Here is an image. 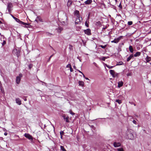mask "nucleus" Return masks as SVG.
Masks as SVG:
<instances>
[{
	"label": "nucleus",
	"instance_id": "a211bd4d",
	"mask_svg": "<svg viewBox=\"0 0 151 151\" xmlns=\"http://www.w3.org/2000/svg\"><path fill=\"white\" fill-rule=\"evenodd\" d=\"M132 58H133V55L132 54H131L127 58V61H129Z\"/></svg>",
	"mask_w": 151,
	"mask_h": 151
},
{
	"label": "nucleus",
	"instance_id": "f3484780",
	"mask_svg": "<svg viewBox=\"0 0 151 151\" xmlns=\"http://www.w3.org/2000/svg\"><path fill=\"white\" fill-rule=\"evenodd\" d=\"M118 87L120 88L123 86L124 83L122 81H119L118 83Z\"/></svg>",
	"mask_w": 151,
	"mask_h": 151
},
{
	"label": "nucleus",
	"instance_id": "49530a36",
	"mask_svg": "<svg viewBox=\"0 0 151 151\" xmlns=\"http://www.w3.org/2000/svg\"><path fill=\"white\" fill-rule=\"evenodd\" d=\"M109 69H111L113 67H107Z\"/></svg>",
	"mask_w": 151,
	"mask_h": 151
},
{
	"label": "nucleus",
	"instance_id": "4468645a",
	"mask_svg": "<svg viewBox=\"0 0 151 151\" xmlns=\"http://www.w3.org/2000/svg\"><path fill=\"white\" fill-rule=\"evenodd\" d=\"M58 32L60 33L63 30V28L60 27H58V28L56 29Z\"/></svg>",
	"mask_w": 151,
	"mask_h": 151
},
{
	"label": "nucleus",
	"instance_id": "dca6fc26",
	"mask_svg": "<svg viewBox=\"0 0 151 151\" xmlns=\"http://www.w3.org/2000/svg\"><path fill=\"white\" fill-rule=\"evenodd\" d=\"M127 136L129 139H133L134 138L133 135L131 133H129V134H128Z\"/></svg>",
	"mask_w": 151,
	"mask_h": 151
},
{
	"label": "nucleus",
	"instance_id": "4d7b16f0",
	"mask_svg": "<svg viewBox=\"0 0 151 151\" xmlns=\"http://www.w3.org/2000/svg\"><path fill=\"white\" fill-rule=\"evenodd\" d=\"M24 101H27V99L26 98H25V99H24Z\"/></svg>",
	"mask_w": 151,
	"mask_h": 151
},
{
	"label": "nucleus",
	"instance_id": "9b49d317",
	"mask_svg": "<svg viewBox=\"0 0 151 151\" xmlns=\"http://www.w3.org/2000/svg\"><path fill=\"white\" fill-rule=\"evenodd\" d=\"M113 145L114 147H118L121 145V144L120 142H115L113 144Z\"/></svg>",
	"mask_w": 151,
	"mask_h": 151
},
{
	"label": "nucleus",
	"instance_id": "6e6d98bb",
	"mask_svg": "<svg viewBox=\"0 0 151 151\" xmlns=\"http://www.w3.org/2000/svg\"><path fill=\"white\" fill-rule=\"evenodd\" d=\"M60 136H61V137H60L62 139L63 135H60Z\"/></svg>",
	"mask_w": 151,
	"mask_h": 151
},
{
	"label": "nucleus",
	"instance_id": "423d86ee",
	"mask_svg": "<svg viewBox=\"0 0 151 151\" xmlns=\"http://www.w3.org/2000/svg\"><path fill=\"white\" fill-rule=\"evenodd\" d=\"M82 19L81 17L79 16V17H76V19L75 21V23L76 24H79L82 21Z\"/></svg>",
	"mask_w": 151,
	"mask_h": 151
},
{
	"label": "nucleus",
	"instance_id": "20e7f679",
	"mask_svg": "<svg viewBox=\"0 0 151 151\" xmlns=\"http://www.w3.org/2000/svg\"><path fill=\"white\" fill-rule=\"evenodd\" d=\"M13 53L14 55L17 56V57H18L19 55L20 51L19 50L15 49L13 50Z\"/></svg>",
	"mask_w": 151,
	"mask_h": 151
},
{
	"label": "nucleus",
	"instance_id": "58836bf2",
	"mask_svg": "<svg viewBox=\"0 0 151 151\" xmlns=\"http://www.w3.org/2000/svg\"><path fill=\"white\" fill-rule=\"evenodd\" d=\"M46 35L47 36H50L51 35H52V34L48 32L46 33Z\"/></svg>",
	"mask_w": 151,
	"mask_h": 151
},
{
	"label": "nucleus",
	"instance_id": "a18cd8bd",
	"mask_svg": "<svg viewBox=\"0 0 151 151\" xmlns=\"http://www.w3.org/2000/svg\"><path fill=\"white\" fill-rule=\"evenodd\" d=\"M77 70L79 71L80 73H81L82 74L83 73L81 72V71H80V70Z\"/></svg>",
	"mask_w": 151,
	"mask_h": 151
},
{
	"label": "nucleus",
	"instance_id": "e433bc0d",
	"mask_svg": "<svg viewBox=\"0 0 151 151\" xmlns=\"http://www.w3.org/2000/svg\"><path fill=\"white\" fill-rule=\"evenodd\" d=\"M64 132L63 131H61L60 132V135H63Z\"/></svg>",
	"mask_w": 151,
	"mask_h": 151
},
{
	"label": "nucleus",
	"instance_id": "4c0bfd02",
	"mask_svg": "<svg viewBox=\"0 0 151 151\" xmlns=\"http://www.w3.org/2000/svg\"><path fill=\"white\" fill-rule=\"evenodd\" d=\"M118 6L120 8V9H122V5H121V3H120V4H119V5Z\"/></svg>",
	"mask_w": 151,
	"mask_h": 151
},
{
	"label": "nucleus",
	"instance_id": "5701e85b",
	"mask_svg": "<svg viewBox=\"0 0 151 151\" xmlns=\"http://www.w3.org/2000/svg\"><path fill=\"white\" fill-rule=\"evenodd\" d=\"M109 72L112 77L114 76V74L115 72L114 70H109Z\"/></svg>",
	"mask_w": 151,
	"mask_h": 151
},
{
	"label": "nucleus",
	"instance_id": "3c124183",
	"mask_svg": "<svg viewBox=\"0 0 151 151\" xmlns=\"http://www.w3.org/2000/svg\"><path fill=\"white\" fill-rule=\"evenodd\" d=\"M67 66H71V65L70 64H68V65H67Z\"/></svg>",
	"mask_w": 151,
	"mask_h": 151
},
{
	"label": "nucleus",
	"instance_id": "a19ab883",
	"mask_svg": "<svg viewBox=\"0 0 151 151\" xmlns=\"http://www.w3.org/2000/svg\"><path fill=\"white\" fill-rule=\"evenodd\" d=\"M0 35L2 37L3 39H4V38H5L4 36L3 35H1V33H0Z\"/></svg>",
	"mask_w": 151,
	"mask_h": 151
},
{
	"label": "nucleus",
	"instance_id": "cd10ccee",
	"mask_svg": "<svg viewBox=\"0 0 151 151\" xmlns=\"http://www.w3.org/2000/svg\"><path fill=\"white\" fill-rule=\"evenodd\" d=\"M61 150L63 151H66L65 149L64 148V147L62 146H60Z\"/></svg>",
	"mask_w": 151,
	"mask_h": 151
},
{
	"label": "nucleus",
	"instance_id": "de8ad7c7",
	"mask_svg": "<svg viewBox=\"0 0 151 151\" xmlns=\"http://www.w3.org/2000/svg\"><path fill=\"white\" fill-rule=\"evenodd\" d=\"M7 133L6 132H5L4 133V135L5 136L7 135Z\"/></svg>",
	"mask_w": 151,
	"mask_h": 151
},
{
	"label": "nucleus",
	"instance_id": "ddd939ff",
	"mask_svg": "<svg viewBox=\"0 0 151 151\" xmlns=\"http://www.w3.org/2000/svg\"><path fill=\"white\" fill-rule=\"evenodd\" d=\"M6 27L5 22L0 25V27L2 29H5Z\"/></svg>",
	"mask_w": 151,
	"mask_h": 151
},
{
	"label": "nucleus",
	"instance_id": "1a4fd4ad",
	"mask_svg": "<svg viewBox=\"0 0 151 151\" xmlns=\"http://www.w3.org/2000/svg\"><path fill=\"white\" fill-rule=\"evenodd\" d=\"M84 32L85 34L87 35H90L91 34V30L89 29H87L86 30H85Z\"/></svg>",
	"mask_w": 151,
	"mask_h": 151
},
{
	"label": "nucleus",
	"instance_id": "37998d69",
	"mask_svg": "<svg viewBox=\"0 0 151 151\" xmlns=\"http://www.w3.org/2000/svg\"><path fill=\"white\" fill-rule=\"evenodd\" d=\"M133 122L134 124H136V122L135 120H134L133 121Z\"/></svg>",
	"mask_w": 151,
	"mask_h": 151
},
{
	"label": "nucleus",
	"instance_id": "f704fd0d",
	"mask_svg": "<svg viewBox=\"0 0 151 151\" xmlns=\"http://www.w3.org/2000/svg\"><path fill=\"white\" fill-rule=\"evenodd\" d=\"M69 112L70 114L73 115H74L75 114V113L72 112L71 110H70L69 111Z\"/></svg>",
	"mask_w": 151,
	"mask_h": 151
},
{
	"label": "nucleus",
	"instance_id": "f8f14e48",
	"mask_svg": "<svg viewBox=\"0 0 151 151\" xmlns=\"http://www.w3.org/2000/svg\"><path fill=\"white\" fill-rule=\"evenodd\" d=\"M62 116L64 120L67 123L69 122L70 121L69 119V118L68 116L66 117L65 116V115H63Z\"/></svg>",
	"mask_w": 151,
	"mask_h": 151
},
{
	"label": "nucleus",
	"instance_id": "5fc2aeb1",
	"mask_svg": "<svg viewBox=\"0 0 151 151\" xmlns=\"http://www.w3.org/2000/svg\"><path fill=\"white\" fill-rule=\"evenodd\" d=\"M82 74L83 75V77H84V78H85V77H85V75H84V74H83V73Z\"/></svg>",
	"mask_w": 151,
	"mask_h": 151
},
{
	"label": "nucleus",
	"instance_id": "864d4df0",
	"mask_svg": "<svg viewBox=\"0 0 151 151\" xmlns=\"http://www.w3.org/2000/svg\"><path fill=\"white\" fill-rule=\"evenodd\" d=\"M1 91H2V92L3 93H4V91H3H3H2V89L1 88Z\"/></svg>",
	"mask_w": 151,
	"mask_h": 151
},
{
	"label": "nucleus",
	"instance_id": "7c9ffc66",
	"mask_svg": "<svg viewBox=\"0 0 151 151\" xmlns=\"http://www.w3.org/2000/svg\"><path fill=\"white\" fill-rule=\"evenodd\" d=\"M116 101L119 104H120L122 103V101L121 100L118 99L116 100Z\"/></svg>",
	"mask_w": 151,
	"mask_h": 151
},
{
	"label": "nucleus",
	"instance_id": "aec40b11",
	"mask_svg": "<svg viewBox=\"0 0 151 151\" xmlns=\"http://www.w3.org/2000/svg\"><path fill=\"white\" fill-rule=\"evenodd\" d=\"M145 60L146 62L148 63L151 60V58L150 57L147 56L146 58H145Z\"/></svg>",
	"mask_w": 151,
	"mask_h": 151
},
{
	"label": "nucleus",
	"instance_id": "79ce46f5",
	"mask_svg": "<svg viewBox=\"0 0 151 151\" xmlns=\"http://www.w3.org/2000/svg\"><path fill=\"white\" fill-rule=\"evenodd\" d=\"M127 76H131V74L130 73H127Z\"/></svg>",
	"mask_w": 151,
	"mask_h": 151
},
{
	"label": "nucleus",
	"instance_id": "b1692460",
	"mask_svg": "<svg viewBox=\"0 0 151 151\" xmlns=\"http://www.w3.org/2000/svg\"><path fill=\"white\" fill-rule=\"evenodd\" d=\"M129 51L130 52L132 53L134 51V50L133 49V47L131 45H129Z\"/></svg>",
	"mask_w": 151,
	"mask_h": 151
},
{
	"label": "nucleus",
	"instance_id": "052dcab7",
	"mask_svg": "<svg viewBox=\"0 0 151 151\" xmlns=\"http://www.w3.org/2000/svg\"><path fill=\"white\" fill-rule=\"evenodd\" d=\"M53 55H51L50 56V58H51L52 57V56H53Z\"/></svg>",
	"mask_w": 151,
	"mask_h": 151
},
{
	"label": "nucleus",
	"instance_id": "8fccbe9b",
	"mask_svg": "<svg viewBox=\"0 0 151 151\" xmlns=\"http://www.w3.org/2000/svg\"><path fill=\"white\" fill-rule=\"evenodd\" d=\"M77 58L80 61H81V60H80V58L79 57H77Z\"/></svg>",
	"mask_w": 151,
	"mask_h": 151
},
{
	"label": "nucleus",
	"instance_id": "ea45409f",
	"mask_svg": "<svg viewBox=\"0 0 151 151\" xmlns=\"http://www.w3.org/2000/svg\"><path fill=\"white\" fill-rule=\"evenodd\" d=\"M4 22H5L3 20L2 21L0 20V25L3 24Z\"/></svg>",
	"mask_w": 151,
	"mask_h": 151
},
{
	"label": "nucleus",
	"instance_id": "774afa93",
	"mask_svg": "<svg viewBox=\"0 0 151 151\" xmlns=\"http://www.w3.org/2000/svg\"><path fill=\"white\" fill-rule=\"evenodd\" d=\"M134 105L135 106L136 105L135 104H134Z\"/></svg>",
	"mask_w": 151,
	"mask_h": 151
},
{
	"label": "nucleus",
	"instance_id": "39448f33",
	"mask_svg": "<svg viewBox=\"0 0 151 151\" xmlns=\"http://www.w3.org/2000/svg\"><path fill=\"white\" fill-rule=\"evenodd\" d=\"M13 7V5L12 3H9L7 4V9L8 10L9 12L10 13L11 12V8Z\"/></svg>",
	"mask_w": 151,
	"mask_h": 151
},
{
	"label": "nucleus",
	"instance_id": "603ef678",
	"mask_svg": "<svg viewBox=\"0 0 151 151\" xmlns=\"http://www.w3.org/2000/svg\"><path fill=\"white\" fill-rule=\"evenodd\" d=\"M85 78L86 80H89L88 78L87 77H85Z\"/></svg>",
	"mask_w": 151,
	"mask_h": 151
},
{
	"label": "nucleus",
	"instance_id": "69168bd1",
	"mask_svg": "<svg viewBox=\"0 0 151 151\" xmlns=\"http://www.w3.org/2000/svg\"><path fill=\"white\" fill-rule=\"evenodd\" d=\"M115 1L116 3V2L117 1V0H115Z\"/></svg>",
	"mask_w": 151,
	"mask_h": 151
},
{
	"label": "nucleus",
	"instance_id": "a878e982",
	"mask_svg": "<svg viewBox=\"0 0 151 151\" xmlns=\"http://www.w3.org/2000/svg\"><path fill=\"white\" fill-rule=\"evenodd\" d=\"M72 3V2L71 1H70V0H68V4H67L68 6H70L71 4Z\"/></svg>",
	"mask_w": 151,
	"mask_h": 151
},
{
	"label": "nucleus",
	"instance_id": "2f4dec72",
	"mask_svg": "<svg viewBox=\"0 0 151 151\" xmlns=\"http://www.w3.org/2000/svg\"><path fill=\"white\" fill-rule=\"evenodd\" d=\"M123 63L122 62H119V63H117L116 64V65H122Z\"/></svg>",
	"mask_w": 151,
	"mask_h": 151
},
{
	"label": "nucleus",
	"instance_id": "e2e57ef3",
	"mask_svg": "<svg viewBox=\"0 0 151 151\" xmlns=\"http://www.w3.org/2000/svg\"><path fill=\"white\" fill-rule=\"evenodd\" d=\"M73 67H74V69H76V67L74 66Z\"/></svg>",
	"mask_w": 151,
	"mask_h": 151
},
{
	"label": "nucleus",
	"instance_id": "6ab92c4d",
	"mask_svg": "<svg viewBox=\"0 0 151 151\" xmlns=\"http://www.w3.org/2000/svg\"><path fill=\"white\" fill-rule=\"evenodd\" d=\"M141 54V53L140 52H136L133 55V57H137L139 56Z\"/></svg>",
	"mask_w": 151,
	"mask_h": 151
},
{
	"label": "nucleus",
	"instance_id": "c9c22d12",
	"mask_svg": "<svg viewBox=\"0 0 151 151\" xmlns=\"http://www.w3.org/2000/svg\"><path fill=\"white\" fill-rule=\"evenodd\" d=\"M67 68H69L71 72H73V69L72 68V67H66Z\"/></svg>",
	"mask_w": 151,
	"mask_h": 151
},
{
	"label": "nucleus",
	"instance_id": "72a5a7b5",
	"mask_svg": "<svg viewBox=\"0 0 151 151\" xmlns=\"http://www.w3.org/2000/svg\"><path fill=\"white\" fill-rule=\"evenodd\" d=\"M118 151H124V149L123 148H118L117 149Z\"/></svg>",
	"mask_w": 151,
	"mask_h": 151
},
{
	"label": "nucleus",
	"instance_id": "6e6552de",
	"mask_svg": "<svg viewBox=\"0 0 151 151\" xmlns=\"http://www.w3.org/2000/svg\"><path fill=\"white\" fill-rule=\"evenodd\" d=\"M122 37V36H120L117 38L115 39L114 40L111 41V42L112 43H117L121 39V37Z\"/></svg>",
	"mask_w": 151,
	"mask_h": 151
},
{
	"label": "nucleus",
	"instance_id": "9d476101",
	"mask_svg": "<svg viewBox=\"0 0 151 151\" xmlns=\"http://www.w3.org/2000/svg\"><path fill=\"white\" fill-rule=\"evenodd\" d=\"M35 21H36L38 23L39 22H42L43 21L41 17L40 16H38L37 17Z\"/></svg>",
	"mask_w": 151,
	"mask_h": 151
},
{
	"label": "nucleus",
	"instance_id": "c03bdc74",
	"mask_svg": "<svg viewBox=\"0 0 151 151\" xmlns=\"http://www.w3.org/2000/svg\"><path fill=\"white\" fill-rule=\"evenodd\" d=\"M11 16L13 17V18L14 19V17H14L12 14H10Z\"/></svg>",
	"mask_w": 151,
	"mask_h": 151
},
{
	"label": "nucleus",
	"instance_id": "680f3d73",
	"mask_svg": "<svg viewBox=\"0 0 151 151\" xmlns=\"http://www.w3.org/2000/svg\"><path fill=\"white\" fill-rule=\"evenodd\" d=\"M50 58H49V59L48 60V61H49L50 60Z\"/></svg>",
	"mask_w": 151,
	"mask_h": 151
},
{
	"label": "nucleus",
	"instance_id": "c756f323",
	"mask_svg": "<svg viewBox=\"0 0 151 151\" xmlns=\"http://www.w3.org/2000/svg\"><path fill=\"white\" fill-rule=\"evenodd\" d=\"M4 40H3V42L2 43V46H4L6 44V41L5 40V38H4Z\"/></svg>",
	"mask_w": 151,
	"mask_h": 151
},
{
	"label": "nucleus",
	"instance_id": "f03ea898",
	"mask_svg": "<svg viewBox=\"0 0 151 151\" xmlns=\"http://www.w3.org/2000/svg\"><path fill=\"white\" fill-rule=\"evenodd\" d=\"M22 77V75L21 73H20L19 76H17L16 78V83L17 84H19L21 80V78Z\"/></svg>",
	"mask_w": 151,
	"mask_h": 151
},
{
	"label": "nucleus",
	"instance_id": "7ed1b4c3",
	"mask_svg": "<svg viewBox=\"0 0 151 151\" xmlns=\"http://www.w3.org/2000/svg\"><path fill=\"white\" fill-rule=\"evenodd\" d=\"M14 19L17 22H18L20 24L23 25H29V24L20 21L19 19L16 17H14Z\"/></svg>",
	"mask_w": 151,
	"mask_h": 151
},
{
	"label": "nucleus",
	"instance_id": "0eeeda50",
	"mask_svg": "<svg viewBox=\"0 0 151 151\" xmlns=\"http://www.w3.org/2000/svg\"><path fill=\"white\" fill-rule=\"evenodd\" d=\"M24 136L26 138H28L29 140H30L31 141L33 140V138L29 134L25 133Z\"/></svg>",
	"mask_w": 151,
	"mask_h": 151
},
{
	"label": "nucleus",
	"instance_id": "09e8293b",
	"mask_svg": "<svg viewBox=\"0 0 151 151\" xmlns=\"http://www.w3.org/2000/svg\"><path fill=\"white\" fill-rule=\"evenodd\" d=\"M129 103L131 104H133V102H129Z\"/></svg>",
	"mask_w": 151,
	"mask_h": 151
},
{
	"label": "nucleus",
	"instance_id": "4be33fe9",
	"mask_svg": "<svg viewBox=\"0 0 151 151\" xmlns=\"http://www.w3.org/2000/svg\"><path fill=\"white\" fill-rule=\"evenodd\" d=\"M75 14L76 16L77 17H79V16H80L78 11L76 10L75 12Z\"/></svg>",
	"mask_w": 151,
	"mask_h": 151
},
{
	"label": "nucleus",
	"instance_id": "412c9836",
	"mask_svg": "<svg viewBox=\"0 0 151 151\" xmlns=\"http://www.w3.org/2000/svg\"><path fill=\"white\" fill-rule=\"evenodd\" d=\"M92 2V0H87L84 2L85 4H89L91 3Z\"/></svg>",
	"mask_w": 151,
	"mask_h": 151
},
{
	"label": "nucleus",
	"instance_id": "bb28decb",
	"mask_svg": "<svg viewBox=\"0 0 151 151\" xmlns=\"http://www.w3.org/2000/svg\"><path fill=\"white\" fill-rule=\"evenodd\" d=\"M119 73L115 72L114 74V76H113L112 77L113 78H115L116 77H118L119 76Z\"/></svg>",
	"mask_w": 151,
	"mask_h": 151
},
{
	"label": "nucleus",
	"instance_id": "f257e3e1",
	"mask_svg": "<svg viewBox=\"0 0 151 151\" xmlns=\"http://www.w3.org/2000/svg\"><path fill=\"white\" fill-rule=\"evenodd\" d=\"M63 26H67L68 24V20L66 14H65L64 17L62 19L61 22Z\"/></svg>",
	"mask_w": 151,
	"mask_h": 151
},
{
	"label": "nucleus",
	"instance_id": "393cba45",
	"mask_svg": "<svg viewBox=\"0 0 151 151\" xmlns=\"http://www.w3.org/2000/svg\"><path fill=\"white\" fill-rule=\"evenodd\" d=\"M78 84L79 86H83L84 85V83L82 81H78Z\"/></svg>",
	"mask_w": 151,
	"mask_h": 151
},
{
	"label": "nucleus",
	"instance_id": "c85d7f7f",
	"mask_svg": "<svg viewBox=\"0 0 151 151\" xmlns=\"http://www.w3.org/2000/svg\"><path fill=\"white\" fill-rule=\"evenodd\" d=\"M106 46H107V45H99V47H100L103 49H104L105 47H106Z\"/></svg>",
	"mask_w": 151,
	"mask_h": 151
},
{
	"label": "nucleus",
	"instance_id": "13d9d810",
	"mask_svg": "<svg viewBox=\"0 0 151 151\" xmlns=\"http://www.w3.org/2000/svg\"><path fill=\"white\" fill-rule=\"evenodd\" d=\"M149 34L151 33V30L149 32Z\"/></svg>",
	"mask_w": 151,
	"mask_h": 151
},
{
	"label": "nucleus",
	"instance_id": "473e14b6",
	"mask_svg": "<svg viewBox=\"0 0 151 151\" xmlns=\"http://www.w3.org/2000/svg\"><path fill=\"white\" fill-rule=\"evenodd\" d=\"M133 22L132 21H129L128 22V24L129 25H131L132 24Z\"/></svg>",
	"mask_w": 151,
	"mask_h": 151
},
{
	"label": "nucleus",
	"instance_id": "338daca9",
	"mask_svg": "<svg viewBox=\"0 0 151 151\" xmlns=\"http://www.w3.org/2000/svg\"><path fill=\"white\" fill-rule=\"evenodd\" d=\"M105 29V28H103V29Z\"/></svg>",
	"mask_w": 151,
	"mask_h": 151
},
{
	"label": "nucleus",
	"instance_id": "2eb2a0df",
	"mask_svg": "<svg viewBox=\"0 0 151 151\" xmlns=\"http://www.w3.org/2000/svg\"><path fill=\"white\" fill-rule=\"evenodd\" d=\"M16 102L19 105H20L21 104V101L20 99L19 98H17L15 100Z\"/></svg>",
	"mask_w": 151,
	"mask_h": 151
},
{
	"label": "nucleus",
	"instance_id": "bf43d9fd",
	"mask_svg": "<svg viewBox=\"0 0 151 151\" xmlns=\"http://www.w3.org/2000/svg\"><path fill=\"white\" fill-rule=\"evenodd\" d=\"M85 24L86 25V26H87V27H88L87 25V24H86V23H85Z\"/></svg>",
	"mask_w": 151,
	"mask_h": 151
},
{
	"label": "nucleus",
	"instance_id": "0e129e2a",
	"mask_svg": "<svg viewBox=\"0 0 151 151\" xmlns=\"http://www.w3.org/2000/svg\"><path fill=\"white\" fill-rule=\"evenodd\" d=\"M31 67H29V69H30L31 68Z\"/></svg>",
	"mask_w": 151,
	"mask_h": 151
}]
</instances>
